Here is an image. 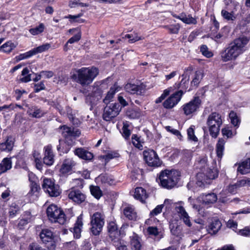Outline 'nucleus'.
Masks as SVG:
<instances>
[{"label":"nucleus","mask_w":250,"mask_h":250,"mask_svg":"<svg viewBox=\"0 0 250 250\" xmlns=\"http://www.w3.org/2000/svg\"><path fill=\"white\" fill-rule=\"evenodd\" d=\"M34 55L33 52L32 50H31L28 52H26L23 54H21L19 56L16 57L17 60L21 61L22 60L26 59L29 58L32 56Z\"/></svg>","instance_id":"obj_55"},{"label":"nucleus","mask_w":250,"mask_h":250,"mask_svg":"<svg viewBox=\"0 0 250 250\" xmlns=\"http://www.w3.org/2000/svg\"><path fill=\"white\" fill-rule=\"evenodd\" d=\"M15 139L12 136H8L6 141L0 143V149L1 151L9 152L13 149L14 145Z\"/></svg>","instance_id":"obj_30"},{"label":"nucleus","mask_w":250,"mask_h":250,"mask_svg":"<svg viewBox=\"0 0 250 250\" xmlns=\"http://www.w3.org/2000/svg\"><path fill=\"white\" fill-rule=\"evenodd\" d=\"M102 91L100 88H97L91 93L86 97V102L91 105L96 104V102L102 98Z\"/></svg>","instance_id":"obj_20"},{"label":"nucleus","mask_w":250,"mask_h":250,"mask_svg":"<svg viewBox=\"0 0 250 250\" xmlns=\"http://www.w3.org/2000/svg\"><path fill=\"white\" fill-rule=\"evenodd\" d=\"M123 212L124 216L129 220H136L137 218V212L132 205H125L123 207Z\"/></svg>","instance_id":"obj_19"},{"label":"nucleus","mask_w":250,"mask_h":250,"mask_svg":"<svg viewBox=\"0 0 250 250\" xmlns=\"http://www.w3.org/2000/svg\"><path fill=\"white\" fill-rule=\"evenodd\" d=\"M144 159L148 166L152 167H159L162 165L156 152L152 149H147L143 152Z\"/></svg>","instance_id":"obj_11"},{"label":"nucleus","mask_w":250,"mask_h":250,"mask_svg":"<svg viewBox=\"0 0 250 250\" xmlns=\"http://www.w3.org/2000/svg\"><path fill=\"white\" fill-rule=\"evenodd\" d=\"M121 88L117 84H114V85L110 88L109 91L107 92L106 96L104 99V103L107 104L112 99L115 95V93L119 91Z\"/></svg>","instance_id":"obj_32"},{"label":"nucleus","mask_w":250,"mask_h":250,"mask_svg":"<svg viewBox=\"0 0 250 250\" xmlns=\"http://www.w3.org/2000/svg\"><path fill=\"white\" fill-rule=\"evenodd\" d=\"M184 92L182 90L175 92L167 98L163 103L165 108L170 109L175 107L181 101Z\"/></svg>","instance_id":"obj_14"},{"label":"nucleus","mask_w":250,"mask_h":250,"mask_svg":"<svg viewBox=\"0 0 250 250\" xmlns=\"http://www.w3.org/2000/svg\"><path fill=\"white\" fill-rule=\"evenodd\" d=\"M99 74L97 68L92 66L75 69L71 72V79L83 86L91 84Z\"/></svg>","instance_id":"obj_2"},{"label":"nucleus","mask_w":250,"mask_h":250,"mask_svg":"<svg viewBox=\"0 0 250 250\" xmlns=\"http://www.w3.org/2000/svg\"><path fill=\"white\" fill-rule=\"evenodd\" d=\"M226 141L224 139L220 138L218 142L216 144V151L217 155L218 158L221 159L223 155V152L224 151V146L225 144Z\"/></svg>","instance_id":"obj_34"},{"label":"nucleus","mask_w":250,"mask_h":250,"mask_svg":"<svg viewBox=\"0 0 250 250\" xmlns=\"http://www.w3.org/2000/svg\"><path fill=\"white\" fill-rule=\"evenodd\" d=\"M61 129L62 130V135L63 137L65 138V140L66 142H68L69 143V141H71L70 143V145L67 146V147L65 149H62V152L67 153L70 148L71 146L73 145L75 140V137L78 135L80 134V132L78 130L76 131L75 132L74 131L73 128L68 127L66 125H63L61 127Z\"/></svg>","instance_id":"obj_8"},{"label":"nucleus","mask_w":250,"mask_h":250,"mask_svg":"<svg viewBox=\"0 0 250 250\" xmlns=\"http://www.w3.org/2000/svg\"><path fill=\"white\" fill-rule=\"evenodd\" d=\"M237 171L243 175L250 172V158L239 164Z\"/></svg>","instance_id":"obj_33"},{"label":"nucleus","mask_w":250,"mask_h":250,"mask_svg":"<svg viewBox=\"0 0 250 250\" xmlns=\"http://www.w3.org/2000/svg\"><path fill=\"white\" fill-rule=\"evenodd\" d=\"M51 47V45L50 43H45L38 47L34 48L32 49V51L34 55H36L38 53H41L49 50Z\"/></svg>","instance_id":"obj_41"},{"label":"nucleus","mask_w":250,"mask_h":250,"mask_svg":"<svg viewBox=\"0 0 250 250\" xmlns=\"http://www.w3.org/2000/svg\"><path fill=\"white\" fill-rule=\"evenodd\" d=\"M199 197L203 204L208 206L214 203L217 200V196L214 193L203 194Z\"/></svg>","instance_id":"obj_24"},{"label":"nucleus","mask_w":250,"mask_h":250,"mask_svg":"<svg viewBox=\"0 0 250 250\" xmlns=\"http://www.w3.org/2000/svg\"><path fill=\"white\" fill-rule=\"evenodd\" d=\"M147 233L151 236H155L158 234V229L156 227H149L146 229Z\"/></svg>","instance_id":"obj_60"},{"label":"nucleus","mask_w":250,"mask_h":250,"mask_svg":"<svg viewBox=\"0 0 250 250\" xmlns=\"http://www.w3.org/2000/svg\"><path fill=\"white\" fill-rule=\"evenodd\" d=\"M46 214L48 219L53 223H58L63 225L66 221L63 211L54 204L50 205L46 209Z\"/></svg>","instance_id":"obj_4"},{"label":"nucleus","mask_w":250,"mask_h":250,"mask_svg":"<svg viewBox=\"0 0 250 250\" xmlns=\"http://www.w3.org/2000/svg\"><path fill=\"white\" fill-rule=\"evenodd\" d=\"M20 207L16 203H12L9 206V215L11 218L14 217L20 211Z\"/></svg>","instance_id":"obj_43"},{"label":"nucleus","mask_w":250,"mask_h":250,"mask_svg":"<svg viewBox=\"0 0 250 250\" xmlns=\"http://www.w3.org/2000/svg\"><path fill=\"white\" fill-rule=\"evenodd\" d=\"M236 184L238 187V188L245 186L246 185L250 186V179H243L238 181L236 183Z\"/></svg>","instance_id":"obj_64"},{"label":"nucleus","mask_w":250,"mask_h":250,"mask_svg":"<svg viewBox=\"0 0 250 250\" xmlns=\"http://www.w3.org/2000/svg\"><path fill=\"white\" fill-rule=\"evenodd\" d=\"M203 74L200 71H196L194 78L191 82V86H197L203 79Z\"/></svg>","instance_id":"obj_45"},{"label":"nucleus","mask_w":250,"mask_h":250,"mask_svg":"<svg viewBox=\"0 0 250 250\" xmlns=\"http://www.w3.org/2000/svg\"><path fill=\"white\" fill-rule=\"evenodd\" d=\"M178 18L181 20L183 22L186 24H195L197 23L196 19L192 17L191 15L188 16H180L178 17Z\"/></svg>","instance_id":"obj_46"},{"label":"nucleus","mask_w":250,"mask_h":250,"mask_svg":"<svg viewBox=\"0 0 250 250\" xmlns=\"http://www.w3.org/2000/svg\"><path fill=\"white\" fill-rule=\"evenodd\" d=\"M218 171L216 168L211 169L208 167L205 172H200L197 174L196 185L203 188L206 185L209 184L210 181L214 179L218 176Z\"/></svg>","instance_id":"obj_6"},{"label":"nucleus","mask_w":250,"mask_h":250,"mask_svg":"<svg viewBox=\"0 0 250 250\" xmlns=\"http://www.w3.org/2000/svg\"><path fill=\"white\" fill-rule=\"evenodd\" d=\"M207 124L208 126L210 136L213 138H216L219 133L220 128L221 125H216L214 124Z\"/></svg>","instance_id":"obj_36"},{"label":"nucleus","mask_w":250,"mask_h":250,"mask_svg":"<svg viewBox=\"0 0 250 250\" xmlns=\"http://www.w3.org/2000/svg\"><path fill=\"white\" fill-rule=\"evenodd\" d=\"M208 159L206 157H204L200 159L196 163V168L199 169L201 172H205L206 169L208 167L207 164Z\"/></svg>","instance_id":"obj_37"},{"label":"nucleus","mask_w":250,"mask_h":250,"mask_svg":"<svg viewBox=\"0 0 250 250\" xmlns=\"http://www.w3.org/2000/svg\"><path fill=\"white\" fill-rule=\"evenodd\" d=\"M229 117L231 123L234 126H237L240 123L239 120L236 115V113L231 111L229 114Z\"/></svg>","instance_id":"obj_54"},{"label":"nucleus","mask_w":250,"mask_h":250,"mask_svg":"<svg viewBox=\"0 0 250 250\" xmlns=\"http://www.w3.org/2000/svg\"><path fill=\"white\" fill-rule=\"evenodd\" d=\"M121 107L118 103H112L107 105L104 108L103 117L104 120L109 121L117 116L120 113Z\"/></svg>","instance_id":"obj_10"},{"label":"nucleus","mask_w":250,"mask_h":250,"mask_svg":"<svg viewBox=\"0 0 250 250\" xmlns=\"http://www.w3.org/2000/svg\"><path fill=\"white\" fill-rule=\"evenodd\" d=\"M83 214H80L78 217L76 222L74 225V227L72 228L74 236L76 238H79L81 237L82 229L83 228Z\"/></svg>","instance_id":"obj_23"},{"label":"nucleus","mask_w":250,"mask_h":250,"mask_svg":"<svg viewBox=\"0 0 250 250\" xmlns=\"http://www.w3.org/2000/svg\"><path fill=\"white\" fill-rule=\"evenodd\" d=\"M75 154L79 157L86 160H90L93 157V154L83 148H78L74 151Z\"/></svg>","instance_id":"obj_31"},{"label":"nucleus","mask_w":250,"mask_h":250,"mask_svg":"<svg viewBox=\"0 0 250 250\" xmlns=\"http://www.w3.org/2000/svg\"><path fill=\"white\" fill-rule=\"evenodd\" d=\"M68 198L77 204L84 202L86 198L85 195L81 190L75 188H71L67 191Z\"/></svg>","instance_id":"obj_16"},{"label":"nucleus","mask_w":250,"mask_h":250,"mask_svg":"<svg viewBox=\"0 0 250 250\" xmlns=\"http://www.w3.org/2000/svg\"><path fill=\"white\" fill-rule=\"evenodd\" d=\"M129 128L130 125L127 122L124 123L122 128V135L126 140L129 139V137L131 134V131Z\"/></svg>","instance_id":"obj_44"},{"label":"nucleus","mask_w":250,"mask_h":250,"mask_svg":"<svg viewBox=\"0 0 250 250\" xmlns=\"http://www.w3.org/2000/svg\"><path fill=\"white\" fill-rule=\"evenodd\" d=\"M44 157L43 163L47 166H52L54 163V154L52 150V146L48 145L43 148Z\"/></svg>","instance_id":"obj_18"},{"label":"nucleus","mask_w":250,"mask_h":250,"mask_svg":"<svg viewBox=\"0 0 250 250\" xmlns=\"http://www.w3.org/2000/svg\"><path fill=\"white\" fill-rule=\"evenodd\" d=\"M29 221V219L28 218L21 219L18 222V228L20 229H24V227L27 225Z\"/></svg>","instance_id":"obj_63"},{"label":"nucleus","mask_w":250,"mask_h":250,"mask_svg":"<svg viewBox=\"0 0 250 250\" xmlns=\"http://www.w3.org/2000/svg\"><path fill=\"white\" fill-rule=\"evenodd\" d=\"M125 38L128 39L129 42L131 43L143 39V38L139 36L136 33L126 34L125 36Z\"/></svg>","instance_id":"obj_52"},{"label":"nucleus","mask_w":250,"mask_h":250,"mask_svg":"<svg viewBox=\"0 0 250 250\" xmlns=\"http://www.w3.org/2000/svg\"><path fill=\"white\" fill-rule=\"evenodd\" d=\"M43 189L47 192L50 196L57 197L60 193L59 187L55 185L51 179L44 178L42 185Z\"/></svg>","instance_id":"obj_13"},{"label":"nucleus","mask_w":250,"mask_h":250,"mask_svg":"<svg viewBox=\"0 0 250 250\" xmlns=\"http://www.w3.org/2000/svg\"><path fill=\"white\" fill-rule=\"evenodd\" d=\"M105 216L104 213L97 211L90 215V231L94 235H98L104 224Z\"/></svg>","instance_id":"obj_5"},{"label":"nucleus","mask_w":250,"mask_h":250,"mask_svg":"<svg viewBox=\"0 0 250 250\" xmlns=\"http://www.w3.org/2000/svg\"><path fill=\"white\" fill-rule=\"evenodd\" d=\"M12 167V162L10 159L4 158L0 164V173H4L10 169Z\"/></svg>","instance_id":"obj_38"},{"label":"nucleus","mask_w":250,"mask_h":250,"mask_svg":"<svg viewBox=\"0 0 250 250\" xmlns=\"http://www.w3.org/2000/svg\"><path fill=\"white\" fill-rule=\"evenodd\" d=\"M29 115L33 117L39 118L42 117L46 112L37 107H34L29 111Z\"/></svg>","instance_id":"obj_40"},{"label":"nucleus","mask_w":250,"mask_h":250,"mask_svg":"<svg viewBox=\"0 0 250 250\" xmlns=\"http://www.w3.org/2000/svg\"><path fill=\"white\" fill-rule=\"evenodd\" d=\"M183 205L184 202L182 201L179 203H175L174 205L175 211L177 213L180 220H181L187 226L190 227L192 226L190 217L185 210Z\"/></svg>","instance_id":"obj_12"},{"label":"nucleus","mask_w":250,"mask_h":250,"mask_svg":"<svg viewBox=\"0 0 250 250\" xmlns=\"http://www.w3.org/2000/svg\"><path fill=\"white\" fill-rule=\"evenodd\" d=\"M188 201L193 209L196 210L199 214H202V210L200 205V203L202 201L200 197L197 199H193L190 197Z\"/></svg>","instance_id":"obj_35"},{"label":"nucleus","mask_w":250,"mask_h":250,"mask_svg":"<svg viewBox=\"0 0 250 250\" xmlns=\"http://www.w3.org/2000/svg\"><path fill=\"white\" fill-rule=\"evenodd\" d=\"M75 165V163L72 160L70 159H65L63 162L60 171L63 174H67L71 172Z\"/></svg>","instance_id":"obj_25"},{"label":"nucleus","mask_w":250,"mask_h":250,"mask_svg":"<svg viewBox=\"0 0 250 250\" xmlns=\"http://www.w3.org/2000/svg\"><path fill=\"white\" fill-rule=\"evenodd\" d=\"M235 231L238 235L243 237H250V226H246L242 229Z\"/></svg>","instance_id":"obj_50"},{"label":"nucleus","mask_w":250,"mask_h":250,"mask_svg":"<svg viewBox=\"0 0 250 250\" xmlns=\"http://www.w3.org/2000/svg\"><path fill=\"white\" fill-rule=\"evenodd\" d=\"M45 25L43 23H40L39 25L30 28L29 32L33 36L39 35L44 32Z\"/></svg>","instance_id":"obj_42"},{"label":"nucleus","mask_w":250,"mask_h":250,"mask_svg":"<svg viewBox=\"0 0 250 250\" xmlns=\"http://www.w3.org/2000/svg\"><path fill=\"white\" fill-rule=\"evenodd\" d=\"M167 130L168 132H170L172 134L175 135L177 136L179 139H181L182 135L179 130L172 128L170 126H167L166 127Z\"/></svg>","instance_id":"obj_61"},{"label":"nucleus","mask_w":250,"mask_h":250,"mask_svg":"<svg viewBox=\"0 0 250 250\" xmlns=\"http://www.w3.org/2000/svg\"><path fill=\"white\" fill-rule=\"evenodd\" d=\"M169 32L171 34H177L179 32L180 29V26L179 24L171 25L170 26H166Z\"/></svg>","instance_id":"obj_59"},{"label":"nucleus","mask_w":250,"mask_h":250,"mask_svg":"<svg viewBox=\"0 0 250 250\" xmlns=\"http://www.w3.org/2000/svg\"><path fill=\"white\" fill-rule=\"evenodd\" d=\"M125 89L130 94L142 95L146 90V85L144 83H141L139 84L127 83L125 86Z\"/></svg>","instance_id":"obj_17"},{"label":"nucleus","mask_w":250,"mask_h":250,"mask_svg":"<svg viewBox=\"0 0 250 250\" xmlns=\"http://www.w3.org/2000/svg\"><path fill=\"white\" fill-rule=\"evenodd\" d=\"M223 120L221 115L216 112L211 113L208 116L207 121V124H214L216 125H222Z\"/></svg>","instance_id":"obj_28"},{"label":"nucleus","mask_w":250,"mask_h":250,"mask_svg":"<svg viewBox=\"0 0 250 250\" xmlns=\"http://www.w3.org/2000/svg\"><path fill=\"white\" fill-rule=\"evenodd\" d=\"M130 238V246L132 250H143L141 243V239L136 233H133Z\"/></svg>","instance_id":"obj_27"},{"label":"nucleus","mask_w":250,"mask_h":250,"mask_svg":"<svg viewBox=\"0 0 250 250\" xmlns=\"http://www.w3.org/2000/svg\"><path fill=\"white\" fill-rule=\"evenodd\" d=\"M40 238L43 243L52 242L54 236L53 232L49 229H43L40 234Z\"/></svg>","instance_id":"obj_29"},{"label":"nucleus","mask_w":250,"mask_h":250,"mask_svg":"<svg viewBox=\"0 0 250 250\" xmlns=\"http://www.w3.org/2000/svg\"><path fill=\"white\" fill-rule=\"evenodd\" d=\"M237 4L235 2H231L229 4L222 10L221 15L227 21H234L236 19L235 13L236 11Z\"/></svg>","instance_id":"obj_15"},{"label":"nucleus","mask_w":250,"mask_h":250,"mask_svg":"<svg viewBox=\"0 0 250 250\" xmlns=\"http://www.w3.org/2000/svg\"><path fill=\"white\" fill-rule=\"evenodd\" d=\"M180 173L176 170L162 171L159 176L160 185L164 188L170 189L178 183Z\"/></svg>","instance_id":"obj_3"},{"label":"nucleus","mask_w":250,"mask_h":250,"mask_svg":"<svg viewBox=\"0 0 250 250\" xmlns=\"http://www.w3.org/2000/svg\"><path fill=\"white\" fill-rule=\"evenodd\" d=\"M70 143H71V141H69V143L68 142H63L61 140H59V145L57 146V150L60 152L62 153H66V152H62V149H65L67 147V146L68 145H70Z\"/></svg>","instance_id":"obj_57"},{"label":"nucleus","mask_w":250,"mask_h":250,"mask_svg":"<svg viewBox=\"0 0 250 250\" xmlns=\"http://www.w3.org/2000/svg\"><path fill=\"white\" fill-rule=\"evenodd\" d=\"M90 190L91 194L96 198L99 199L101 197L102 192L99 187L93 186H90Z\"/></svg>","instance_id":"obj_51"},{"label":"nucleus","mask_w":250,"mask_h":250,"mask_svg":"<svg viewBox=\"0 0 250 250\" xmlns=\"http://www.w3.org/2000/svg\"><path fill=\"white\" fill-rule=\"evenodd\" d=\"M37 178L33 173L29 174V180L30 181V190L27 194V197L31 202L36 200L39 196L40 190V186L36 182Z\"/></svg>","instance_id":"obj_9"},{"label":"nucleus","mask_w":250,"mask_h":250,"mask_svg":"<svg viewBox=\"0 0 250 250\" xmlns=\"http://www.w3.org/2000/svg\"><path fill=\"white\" fill-rule=\"evenodd\" d=\"M202 105V100L199 96H195L188 103L184 104L182 109L187 116L191 117L199 109Z\"/></svg>","instance_id":"obj_7"},{"label":"nucleus","mask_w":250,"mask_h":250,"mask_svg":"<svg viewBox=\"0 0 250 250\" xmlns=\"http://www.w3.org/2000/svg\"><path fill=\"white\" fill-rule=\"evenodd\" d=\"M221 227L222 223L221 221L218 218H214L209 223L208 228V231L209 233L214 234L220 229Z\"/></svg>","instance_id":"obj_22"},{"label":"nucleus","mask_w":250,"mask_h":250,"mask_svg":"<svg viewBox=\"0 0 250 250\" xmlns=\"http://www.w3.org/2000/svg\"><path fill=\"white\" fill-rule=\"evenodd\" d=\"M16 44L11 41H9L0 46V49L5 53H9L16 47Z\"/></svg>","instance_id":"obj_39"},{"label":"nucleus","mask_w":250,"mask_h":250,"mask_svg":"<svg viewBox=\"0 0 250 250\" xmlns=\"http://www.w3.org/2000/svg\"><path fill=\"white\" fill-rule=\"evenodd\" d=\"M131 139L132 143L134 146L140 150H142L143 148V146L142 145L143 142L141 141L140 137H138L136 134H133Z\"/></svg>","instance_id":"obj_48"},{"label":"nucleus","mask_w":250,"mask_h":250,"mask_svg":"<svg viewBox=\"0 0 250 250\" xmlns=\"http://www.w3.org/2000/svg\"><path fill=\"white\" fill-rule=\"evenodd\" d=\"M29 69L27 67L24 68L22 70L21 75L23 77L20 78V80L21 82L22 83H27L31 80V74H29Z\"/></svg>","instance_id":"obj_47"},{"label":"nucleus","mask_w":250,"mask_h":250,"mask_svg":"<svg viewBox=\"0 0 250 250\" xmlns=\"http://www.w3.org/2000/svg\"><path fill=\"white\" fill-rule=\"evenodd\" d=\"M64 248L66 250H75L76 249V244L74 241L67 242L64 244Z\"/></svg>","instance_id":"obj_62"},{"label":"nucleus","mask_w":250,"mask_h":250,"mask_svg":"<svg viewBox=\"0 0 250 250\" xmlns=\"http://www.w3.org/2000/svg\"><path fill=\"white\" fill-rule=\"evenodd\" d=\"M119 156V153L115 152H111L107 153L106 155H104L102 156L103 158L104 159L105 161V162H108L110 160L113 159L114 158L118 157Z\"/></svg>","instance_id":"obj_56"},{"label":"nucleus","mask_w":250,"mask_h":250,"mask_svg":"<svg viewBox=\"0 0 250 250\" xmlns=\"http://www.w3.org/2000/svg\"><path fill=\"white\" fill-rule=\"evenodd\" d=\"M249 42V39L246 37L243 36L235 39L222 52V61L226 62L235 60L248 49L247 45Z\"/></svg>","instance_id":"obj_1"},{"label":"nucleus","mask_w":250,"mask_h":250,"mask_svg":"<svg viewBox=\"0 0 250 250\" xmlns=\"http://www.w3.org/2000/svg\"><path fill=\"white\" fill-rule=\"evenodd\" d=\"M200 51L202 54L207 58H210L213 56V53L209 51L207 45H202L200 47Z\"/></svg>","instance_id":"obj_53"},{"label":"nucleus","mask_w":250,"mask_h":250,"mask_svg":"<svg viewBox=\"0 0 250 250\" xmlns=\"http://www.w3.org/2000/svg\"><path fill=\"white\" fill-rule=\"evenodd\" d=\"M148 196L146 189L143 188L137 187L135 189L134 197L142 203H145V200L147 198Z\"/></svg>","instance_id":"obj_26"},{"label":"nucleus","mask_w":250,"mask_h":250,"mask_svg":"<svg viewBox=\"0 0 250 250\" xmlns=\"http://www.w3.org/2000/svg\"><path fill=\"white\" fill-rule=\"evenodd\" d=\"M99 178L101 179L102 183L107 184L109 185L115 184V180L111 176L102 175L100 176Z\"/></svg>","instance_id":"obj_49"},{"label":"nucleus","mask_w":250,"mask_h":250,"mask_svg":"<svg viewBox=\"0 0 250 250\" xmlns=\"http://www.w3.org/2000/svg\"><path fill=\"white\" fill-rule=\"evenodd\" d=\"M182 79L179 83H176L175 88L176 89L181 88L183 91L186 92L188 87V82L189 79V75L187 72L184 73L181 75Z\"/></svg>","instance_id":"obj_21"},{"label":"nucleus","mask_w":250,"mask_h":250,"mask_svg":"<svg viewBox=\"0 0 250 250\" xmlns=\"http://www.w3.org/2000/svg\"><path fill=\"white\" fill-rule=\"evenodd\" d=\"M188 138L193 141L197 142V138L194 135V130L192 126L188 128L187 130Z\"/></svg>","instance_id":"obj_58"}]
</instances>
